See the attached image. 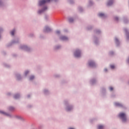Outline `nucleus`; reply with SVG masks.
Returning a JSON list of instances; mask_svg holds the SVG:
<instances>
[{"mask_svg": "<svg viewBox=\"0 0 129 129\" xmlns=\"http://www.w3.org/2000/svg\"><path fill=\"white\" fill-rule=\"evenodd\" d=\"M67 110H68V111H69V110H71V109H72V107H68L67 108Z\"/></svg>", "mask_w": 129, "mask_h": 129, "instance_id": "18", "label": "nucleus"}, {"mask_svg": "<svg viewBox=\"0 0 129 129\" xmlns=\"http://www.w3.org/2000/svg\"><path fill=\"white\" fill-rule=\"evenodd\" d=\"M69 129H74V128H70Z\"/></svg>", "mask_w": 129, "mask_h": 129, "instance_id": "29", "label": "nucleus"}, {"mask_svg": "<svg viewBox=\"0 0 129 129\" xmlns=\"http://www.w3.org/2000/svg\"><path fill=\"white\" fill-rule=\"evenodd\" d=\"M44 32L46 33L47 32H50L51 31V28H50L48 26H45V29L44 30Z\"/></svg>", "mask_w": 129, "mask_h": 129, "instance_id": "6", "label": "nucleus"}, {"mask_svg": "<svg viewBox=\"0 0 129 129\" xmlns=\"http://www.w3.org/2000/svg\"><path fill=\"white\" fill-rule=\"evenodd\" d=\"M29 74V71H27L26 72H25V76H27V75H28Z\"/></svg>", "mask_w": 129, "mask_h": 129, "instance_id": "19", "label": "nucleus"}, {"mask_svg": "<svg viewBox=\"0 0 129 129\" xmlns=\"http://www.w3.org/2000/svg\"><path fill=\"white\" fill-rule=\"evenodd\" d=\"M0 113H3V114H5V113L3 111H0Z\"/></svg>", "mask_w": 129, "mask_h": 129, "instance_id": "26", "label": "nucleus"}, {"mask_svg": "<svg viewBox=\"0 0 129 129\" xmlns=\"http://www.w3.org/2000/svg\"><path fill=\"white\" fill-rule=\"evenodd\" d=\"M60 39L62 40V41H67V40H68V37L64 36H61L60 37Z\"/></svg>", "mask_w": 129, "mask_h": 129, "instance_id": "5", "label": "nucleus"}, {"mask_svg": "<svg viewBox=\"0 0 129 129\" xmlns=\"http://www.w3.org/2000/svg\"><path fill=\"white\" fill-rule=\"evenodd\" d=\"M103 128H104V126L102 125H99V126H98V129H103Z\"/></svg>", "mask_w": 129, "mask_h": 129, "instance_id": "9", "label": "nucleus"}, {"mask_svg": "<svg viewBox=\"0 0 129 129\" xmlns=\"http://www.w3.org/2000/svg\"><path fill=\"white\" fill-rule=\"evenodd\" d=\"M110 67H111V68L112 69H113L114 68V66L112 65V66H110Z\"/></svg>", "mask_w": 129, "mask_h": 129, "instance_id": "21", "label": "nucleus"}, {"mask_svg": "<svg viewBox=\"0 0 129 129\" xmlns=\"http://www.w3.org/2000/svg\"><path fill=\"white\" fill-rule=\"evenodd\" d=\"M115 21H117L118 20V18L117 17H115Z\"/></svg>", "mask_w": 129, "mask_h": 129, "instance_id": "23", "label": "nucleus"}, {"mask_svg": "<svg viewBox=\"0 0 129 129\" xmlns=\"http://www.w3.org/2000/svg\"><path fill=\"white\" fill-rule=\"evenodd\" d=\"M59 48V47H57V49H58Z\"/></svg>", "mask_w": 129, "mask_h": 129, "instance_id": "30", "label": "nucleus"}, {"mask_svg": "<svg viewBox=\"0 0 129 129\" xmlns=\"http://www.w3.org/2000/svg\"><path fill=\"white\" fill-rule=\"evenodd\" d=\"M50 0H41L39 2V6H43V5H45L46 3H50Z\"/></svg>", "mask_w": 129, "mask_h": 129, "instance_id": "2", "label": "nucleus"}, {"mask_svg": "<svg viewBox=\"0 0 129 129\" xmlns=\"http://www.w3.org/2000/svg\"><path fill=\"white\" fill-rule=\"evenodd\" d=\"M115 41L116 43H117V42H118V39H117V38L115 39Z\"/></svg>", "mask_w": 129, "mask_h": 129, "instance_id": "24", "label": "nucleus"}, {"mask_svg": "<svg viewBox=\"0 0 129 129\" xmlns=\"http://www.w3.org/2000/svg\"><path fill=\"white\" fill-rule=\"evenodd\" d=\"M127 62V63H129V58H128Z\"/></svg>", "mask_w": 129, "mask_h": 129, "instance_id": "27", "label": "nucleus"}, {"mask_svg": "<svg viewBox=\"0 0 129 129\" xmlns=\"http://www.w3.org/2000/svg\"><path fill=\"white\" fill-rule=\"evenodd\" d=\"M24 48H25V49H28V47L27 46H24Z\"/></svg>", "mask_w": 129, "mask_h": 129, "instance_id": "25", "label": "nucleus"}, {"mask_svg": "<svg viewBox=\"0 0 129 129\" xmlns=\"http://www.w3.org/2000/svg\"><path fill=\"white\" fill-rule=\"evenodd\" d=\"M56 34H60V31L59 30L56 31Z\"/></svg>", "mask_w": 129, "mask_h": 129, "instance_id": "22", "label": "nucleus"}, {"mask_svg": "<svg viewBox=\"0 0 129 129\" xmlns=\"http://www.w3.org/2000/svg\"><path fill=\"white\" fill-rule=\"evenodd\" d=\"M125 33H126V35L127 36V37H128V36H129V33H128V32H127V30L125 29Z\"/></svg>", "mask_w": 129, "mask_h": 129, "instance_id": "14", "label": "nucleus"}, {"mask_svg": "<svg viewBox=\"0 0 129 129\" xmlns=\"http://www.w3.org/2000/svg\"><path fill=\"white\" fill-rule=\"evenodd\" d=\"M69 21L70 23H72V22H73V18H70Z\"/></svg>", "mask_w": 129, "mask_h": 129, "instance_id": "15", "label": "nucleus"}, {"mask_svg": "<svg viewBox=\"0 0 129 129\" xmlns=\"http://www.w3.org/2000/svg\"><path fill=\"white\" fill-rule=\"evenodd\" d=\"M89 66H90V67H94L95 66V62L93 61H91L89 62Z\"/></svg>", "mask_w": 129, "mask_h": 129, "instance_id": "4", "label": "nucleus"}, {"mask_svg": "<svg viewBox=\"0 0 129 129\" xmlns=\"http://www.w3.org/2000/svg\"><path fill=\"white\" fill-rule=\"evenodd\" d=\"M1 2L0 1V5H1Z\"/></svg>", "mask_w": 129, "mask_h": 129, "instance_id": "31", "label": "nucleus"}, {"mask_svg": "<svg viewBox=\"0 0 129 129\" xmlns=\"http://www.w3.org/2000/svg\"><path fill=\"white\" fill-rule=\"evenodd\" d=\"M115 105H116V106H119L120 107H121L122 106V105L119 103H115Z\"/></svg>", "mask_w": 129, "mask_h": 129, "instance_id": "8", "label": "nucleus"}, {"mask_svg": "<svg viewBox=\"0 0 129 129\" xmlns=\"http://www.w3.org/2000/svg\"><path fill=\"white\" fill-rule=\"evenodd\" d=\"M10 110H14V109H15V108H14L13 107H10L9 108Z\"/></svg>", "mask_w": 129, "mask_h": 129, "instance_id": "17", "label": "nucleus"}, {"mask_svg": "<svg viewBox=\"0 0 129 129\" xmlns=\"http://www.w3.org/2000/svg\"><path fill=\"white\" fill-rule=\"evenodd\" d=\"M16 32V30L14 29L12 32H11V35L12 36H14L15 35V32Z\"/></svg>", "mask_w": 129, "mask_h": 129, "instance_id": "13", "label": "nucleus"}, {"mask_svg": "<svg viewBox=\"0 0 129 129\" xmlns=\"http://www.w3.org/2000/svg\"><path fill=\"white\" fill-rule=\"evenodd\" d=\"M20 97V95L19 94H16L14 96V98H15V99H18V98H19Z\"/></svg>", "mask_w": 129, "mask_h": 129, "instance_id": "10", "label": "nucleus"}, {"mask_svg": "<svg viewBox=\"0 0 129 129\" xmlns=\"http://www.w3.org/2000/svg\"><path fill=\"white\" fill-rule=\"evenodd\" d=\"M74 55L76 57H80L81 56V52H80V50H77L74 53Z\"/></svg>", "mask_w": 129, "mask_h": 129, "instance_id": "3", "label": "nucleus"}, {"mask_svg": "<svg viewBox=\"0 0 129 129\" xmlns=\"http://www.w3.org/2000/svg\"><path fill=\"white\" fill-rule=\"evenodd\" d=\"M119 117L122 119L123 122H125L126 121V115L124 113H120L119 114Z\"/></svg>", "mask_w": 129, "mask_h": 129, "instance_id": "1", "label": "nucleus"}, {"mask_svg": "<svg viewBox=\"0 0 129 129\" xmlns=\"http://www.w3.org/2000/svg\"><path fill=\"white\" fill-rule=\"evenodd\" d=\"M47 7H44V9L38 11V14H41V13H43V12H45V11L47 10Z\"/></svg>", "mask_w": 129, "mask_h": 129, "instance_id": "7", "label": "nucleus"}, {"mask_svg": "<svg viewBox=\"0 0 129 129\" xmlns=\"http://www.w3.org/2000/svg\"><path fill=\"white\" fill-rule=\"evenodd\" d=\"M104 70H105V71H106V72L107 71V69H105Z\"/></svg>", "mask_w": 129, "mask_h": 129, "instance_id": "28", "label": "nucleus"}, {"mask_svg": "<svg viewBox=\"0 0 129 129\" xmlns=\"http://www.w3.org/2000/svg\"><path fill=\"white\" fill-rule=\"evenodd\" d=\"M35 78V77L34 76H32L30 77V80H33Z\"/></svg>", "mask_w": 129, "mask_h": 129, "instance_id": "16", "label": "nucleus"}, {"mask_svg": "<svg viewBox=\"0 0 129 129\" xmlns=\"http://www.w3.org/2000/svg\"><path fill=\"white\" fill-rule=\"evenodd\" d=\"M112 4H113L112 1H109L108 3H107V6H111Z\"/></svg>", "mask_w": 129, "mask_h": 129, "instance_id": "12", "label": "nucleus"}, {"mask_svg": "<svg viewBox=\"0 0 129 129\" xmlns=\"http://www.w3.org/2000/svg\"><path fill=\"white\" fill-rule=\"evenodd\" d=\"M109 90L111 91H112V90H113V88H112V87H111L109 88Z\"/></svg>", "mask_w": 129, "mask_h": 129, "instance_id": "20", "label": "nucleus"}, {"mask_svg": "<svg viewBox=\"0 0 129 129\" xmlns=\"http://www.w3.org/2000/svg\"><path fill=\"white\" fill-rule=\"evenodd\" d=\"M99 17H105V15L103 13H100L99 14Z\"/></svg>", "mask_w": 129, "mask_h": 129, "instance_id": "11", "label": "nucleus"}]
</instances>
